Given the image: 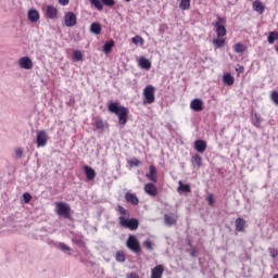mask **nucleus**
I'll return each instance as SVG.
<instances>
[{
  "instance_id": "obj_20",
  "label": "nucleus",
  "mask_w": 278,
  "mask_h": 278,
  "mask_svg": "<svg viewBox=\"0 0 278 278\" xmlns=\"http://www.w3.org/2000/svg\"><path fill=\"white\" fill-rule=\"evenodd\" d=\"M252 125L260 129L262 127V116L257 113H253L251 115Z\"/></svg>"
},
{
  "instance_id": "obj_25",
  "label": "nucleus",
  "mask_w": 278,
  "mask_h": 278,
  "mask_svg": "<svg viewBox=\"0 0 278 278\" xmlns=\"http://www.w3.org/2000/svg\"><path fill=\"white\" fill-rule=\"evenodd\" d=\"M112 49H114V40L106 41L102 48V51L108 55L112 53Z\"/></svg>"
},
{
  "instance_id": "obj_39",
  "label": "nucleus",
  "mask_w": 278,
  "mask_h": 278,
  "mask_svg": "<svg viewBox=\"0 0 278 278\" xmlns=\"http://www.w3.org/2000/svg\"><path fill=\"white\" fill-rule=\"evenodd\" d=\"M270 99L275 105H278V91H273L270 94Z\"/></svg>"
},
{
  "instance_id": "obj_7",
  "label": "nucleus",
  "mask_w": 278,
  "mask_h": 278,
  "mask_svg": "<svg viewBox=\"0 0 278 278\" xmlns=\"http://www.w3.org/2000/svg\"><path fill=\"white\" fill-rule=\"evenodd\" d=\"M36 140L38 149H40V147H47V143L49 142V135L47 134V130L37 131Z\"/></svg>"
},
{
  "instance_id": "obj_5",
  "label": "nucleus",
  "mask_w": 278,
  "mask_h": 278,
  "mask_svg": "<svg viewBox=\"0 0 278 278\" xmlns=\"http://www.w3.org/2000/svg\"><path fill=\"white\" fill-rule=\"evenodd\" d=\"M56 214L58 216H63V218H71V206L64 202H58Z\"/></svg>"
},
{
  "instance_id": "obj_52",
  "label": "nucleus",
  "mask_w": 278,
  "mask_h": 278,
  "mask_svg": "<svg viewBox=\"0 0 278 278\" xmlns=\"http://www.w3.org/2000/svg\"><path fill=\"white\" fill-rule=\"evenodd\" d=\"M127 3H129V1H131V0H125Z\"/></svg>"
},
{
  "instance_id": "obj_12",
  "label": "nucleus",
  "mask_w": 278,
  "mask_h": 278,
  "mask_svg": "<svg viewBox=\"0 0 278 278\" xmlns=\"http://www.w3.org/2000/svg\"><path fill=\"white\" fill-rule=\"evenodd\" d=\"M84 172L88 181H94V178L97 177V172H94L92 167L85 165Z\"/></svg>"
},
{
  "instance_id": "obj_24",
  "label": "nucleus",
  "mask_w": 278,
  "mask_h": 278,
  "mask_svg": "<svg viewBox=\"0 0 278 278\" xmlns=\"http://www.w3.org/2000/svg\"><path fill=\"white\" fill-rule=\"evenodd\" d=\"M164 223H165V225H167V227H173V225L177 224V217H175L173 215L165 214Z\"/></svg>"
},
{
  "instance_id": "obj_34",
  "label": "nucleus",
  "mask_w": 278,
  "mask_h": 278,
  "mask_svg": "<svg viewBox=\"0 0 278 278\" xmlns=\"http://www.w3.org/2000/svg\"><path fill=\"white\" fill-rule=\"evenodd\" d=\"M96 129H105V122L102 118H98L94 122Z\"/></svg>"
},
{
  "instance_id": "obj_42",
  "label": "nucleus",
  "mask_w": 278,
  "mask_h": 278,
  "mask_svg": "<svg viewBox=\"0 0 278 278\" xmlns=\"http://www.w3.org/2000/svg\"><path fill=\"white\" fill-rule=\"evenodd\" d=\"M268 253H269L270 257H273L275 260V257H277V255H278V250L274 249V248H269Z\"/></svg>"
},
{
  "instance_id": "obj_10",
  "label": "nucleus",
  "mask_w": 278,
  "mask_h": 278,
  "mask_svg": "<svg viewBox=\"0 0 278 278\" xmlns=\"http://www.w3.org/2000/svg\"><path fill=\"white\" fill-rule=\"evenodd\" d=\"M18 64L21 68H25L26 71H31V68H34V62H31V59H29V56H22L18 60Z\"/></svg>"
},
{
  "instance_id": "obj_3",
  "label": "nucleus",
  "mask_w": 278,
  "mask_h": 278,
  "mask_svg": "<svg viewBox=\"0 0 278 278\" xmlns=\"http://www.w3.org/2000/svg\"><path fill=\"white\" fill-rule=\"evenodd\" d=\"M121 227H125L126 229H130V231H136L140 226V222L136 218H125L124 216L118 217Z\"/></svg>"
},
{
  "instance_id": "obj_18",
  "label": "nucleus",
  "mask_w": 278,
  "mask_h": 278,
  "mask_svg": "<svg viewBox=\"0 0 278 278\" xmlns=\"http://www.w3.org/2000/svg\"><path fill=\"white\" fill-rule=\"evenodd\" d=\"M28 21H30V23H38L40 21V13L38 10L33 9L28 11Z\"/></svg>"
},
{
  "instance_id": "obj_27",
  "label": "nucleus",
  "mask_w": 278,
  "mask_h": 278,
  "mask_svg": "<svg viewBox=\"0 0 278 278\" xmlns=\"http://www.w3.org/2000/svg\"><path fill=\"white\" fill-rule=\"evenodd\" d=\"M235 53H244L247 51V46L244 43L238 42L233 45Z\"/></svg>"
},
{
  "instance_id": "obj_13",
  "label": "nucleus",
  "mask_w": 278,
  "mask_h": 278,
  "mask_svg": "<svg viewBox=\"0 0 278 278\" xmlns=\"http://www.w3.org/2000/svg\"><path fill=\"white\" fill-rule=\"evenodd\" d=\"M144 192L149 197H155L157 194V187L152 182L147 184L144 185Z\"/></svg>"
},
{
  "instance_id": "obj_50",
  "label": "nucleus",
  "mask_w": 278,
  "mask_h": 278,
  "mask_svg": "<svg viewBox=\"0 0 278 278\" xmlns=\"http://www.w3.org/2000/svg\"><path fill=\"white\" fill-rule=\"evenodd\" d=\"M273 278H278V274L274 275V277H273Z\"/></svg>"
},
{
  "instance_id": "obj_32",
  "label": "nucleus",
  "mask_w": 278,
  "mask_h": 278,
  "mask_svg": "<svg viewBox=\"0 0 278 278\" xmlns=\"http://www.w3.org/2000/svg\"><path fill=\"white\" fill-rule=\"evenodd\" d=\"M131 42L134 43V45H144V39L140 36V35H137V36H135V37H132L131 38Z\"/></svg>"
},
{
  "instance_id": "obj_8",
  "label": "nucleus",
  "mask_w": 278,
  "mask_h": 278,
  "mask_svg": "<svg viewBox=\"0 0 278 278\" xmlns=\"http://www.w3.org/2000/svg\"><path fill=\"white\" fill-rule=\"evenodd\" d=\"M65 27H75L77 25V15L71 11L66 12L64 15Z\"/></svg>"
},
{
  "instance_id": "obj_2",
  "label": "nucleus",
  "mask_w": 278,
  "mask_h": 278,
  "mask_svg": "<svg viewBox=\"0 0 278 278\" xmlns=\"http://www.w3.org/2000/svg\"><path fill=\"white\" fill-rule=\"evenodd\" d=\"M108 111L111 114H115V116H117L118 123L123 125V127L127 125V121L129 118V109L121 105L118 102H109Z\"/></svg>"
},
{
  "instance_id": "obj_36",
  "label": "nucleus",
  "mask_w": 278,
  "mask_h": 278,
  "mask_svg": "<svg viewBox=\"0 0 278 278\" xmlns=\"http://www.w3.org/2000/svg\"><path fill=\"white\" fill-rule=\"evenodd\" d=\"M116 262H125V252L117 251L115 254Z\"/></svg>"
},
{
  "instance_id": "obj_23",
  "label": "nucleus",
  "mask_w": 278,
  "mask_h": 278,
  "mask_svg": "<svg viewBox=\"0 0 278 278\" xmlns=\"http://www.w3.org/2000/svg\"><path fill=\"white\" fill-rule=\"evenodd\" d=\"M223 83L225 84V86H233V84H236V78H233L231 74L226 73L223 76Z\"/></svg>"
},
{
  "instance_id": "obj_41",
  "label": "nucleus",
  "mask_w": 278,
  "mask_h": 278,
  "mask_svg": "<svg viewBox=\"0 0 278 278\" xmlns=\"http://www.w3.org/2000/svg\"><path fill=\"white\" fill-rule=\"evenodd\" d=\"M143 247L147 249V251L153 250V243L151 242V240L143 241Z\"/></svg>"
},
{
  "instance_id": "obj_16",
  "label": "nucleus",
  "mask_w": 278,
  "mask_h": 278,
  "mask_svg": "<svg viewBox=\"0 0 278 278\" xmlns=\"http://www.w3.org/2000/svg\"><path fill=\"white\" fill-rule=\"evenodd\" d=\"M194 149L198 151V153H205V150L207 149V142L204 140H195Z\"/></svg>"
},
{
  "instance_id": "obj_22",
  "label": "nucleus",
  "mask_w": 278,
  "mask_h": 278,
  "mask_svg": "<svg viewBox=\"0 0 278 278\" xmlns=\"http://www.w3.org/2000/svg\"><path fill=\"white\" fill-rule=\"evenodd\" d=\"M245 225H247V220H244V218L242 217L237 218L235 224L236 231L244 232Z\"/></svg>"
},
{
  "instance_id": "obj_48",
  "label": "nucleus",
  "mask_w": 278,
  "mask_h": 278,
  "mask_svg": "<svg viewBox=\"0 0 278 278\" xmlns=\"http://www.w3.org/2000/svg\"><path fill=\"white\" fill-rule=\"evenodd\" d=\"M236 72L239 73V74L244 73V66L239 65V67L236 68Z\"/></svg>"
},
{
  "instance_id": "obj_9",
  "label": "nucleus",
  "mask_w": 278,
  "mask_h": 278,
  "mask_svg": "<svg viewBox=\"0 0 278 278\" xmlns=\"http://www.w3.org/2000/svg\"><path fill=\"white\" fill-rule=\"evenodd\" d=\"M60 14V11H58V8L53 5H48L46 8L45 16L46 18H50L51 21H55L58 18V15Z\"/></svg>"
},
{
  "instance_id": "obj_29",
  "label": "nucleus",
  "mask_w": 278,
  "mask_h": 278,
  "mask_svg": "<svg viewBox=\"0 0 278 278\" xmlns=\"http://www.w3.org/2000/svg\"><path fill=\"white\" fill-rule=\"evenodd\" d=\"M202 162H203V160L201 159V155L194 154V155L192 156V164H193L194 166H197L198 168H201Z\"/></svg>"
},
{
  "instance_id": "obj_30",
  "label": "nucleus",
  "mask_w": 278,
  "mask_h": 278,
  "mask_svg": "<svg viewBox=\"0 0 278 278\" xmlns=\"http://www.w3.org/2000/svg\"><path fill=\"white\" fill-rule=\"evenodd\" d=\"M178 192H192V189H190V185H184L182 181H179Z\"/></svg>"
},
{
  "instance_id": "obj_33",
  "label": "nucleus",
  "mask_w": 278,
  "mask_h": 278,
  "mask_svg": "<svg viewBox=\"0 0 278 278\" xmlns=\"http://www.w3.org/2000/svg\"><path fill=\"white\" fill-rule=\"evenodd\" d=\"M73 60H75V62H81V60H84V54L81 51L76 50L73 54Z\"/></svg>"
},
{
  "instance_id": "obj_49",
  "label": "nucleus",
  "mask_w": 278,
  "mask_h": 278,
  "mask_svg": "<svg viewBox=\"0 0 278 278\" xmlns=\"http://www.w3.org/2000/svg\"><path fill=\"white\" fill-rule=\"evenodd\" d=\"M60 5H68L70 0H59Z\"/></svg>"
},
{
  "instance_id": "obj_21",
  "label": "nucleus",
  "mask_w": 278,
  "mask_h": 278,
  "mask_svg": "<svg viewBox=\"0 0 278 278\" xmlns=\"http://www.w3.org/2000/svg\"><path fill=\"white\" fill-rule=\"evenodd\" d=\"M155 173H157V168H155L154 165H151L149 167V173L147 174V177L150 181H153L154 184L157 182V178L155 177Z\"/></svg>"
},
{
  "instance_id": "obj_45",
  "label": "nucleus",
  "mask_w": 278,
  "mask_h": 278,
  "mask_svg": "<svg viewBox=\"0 0 278 278\" xmlns=\"http://www.w3.org/2000/svg\"><path fill=\"white\" fill-rule=\"evenodd\" d=\"M61 251H71V248L64 243H59Z\"/></svg>"
},
{
  "instance_id": "obj_31",
  "label": "nucleus",
  "mask_w": 278,
  "mask_h": 278,
  "mask_svg": "<svg viewBox=\"0 0 278 278\" xmlns=\"http://www.w3.org/2000/svg\"><path fill=\"white\" fill-rule=\"evenodd\" d=\"M90 4L93 5V8L98 9L100 12L103 10V3L101 0H89Z\"/></svg>"
},
{
  "instance_id": "obj_26",
  "label": "nucleus",
  "mask_w": 278,
  "mask_h": 278,
  "mask_svg": "<svg viewBox=\"0 0 278 278\" xmlns=\"http://www.w3.org/2000/svg\"><path fill=\"white\" fill-rule=\"evenodd\" d=\"M101 30H102L101 24H99V23L91 24V26H90L91 34H96V36H99V35H101Z\"/></svg>"
},
{
  "instance_id": "obj_51",
  "label": "nucleus",
  "mask_w": 278,
  "mask_h": 278,
  "mask_svg": "<svg viewBox=\"0 0 278 278\" xmlns=\"http://www.w3.org/2000/svg\"><path fill=\"white\" fill-rule=\"evenodd\" d=\"M192 257H194V252H191Z\"/></svg>"
},
{
  "instance_id": "obj_1",
  "label": "nucleus",
  "mask_w": 278,
  "mask_h": 278,
  "mask_svg": "<svg viewBox=\"0 0 278 278\" xmlns=\"http://www.w3.org/2000/svg\"><path fill=\"white\" fill-rule=\"evenodd\" d=\"M225 25H227V18L217 15V21L213 23L217 36V38L212 41L214 49H223V47L227 45V41L225 40V36H227V27H225Z\"/></svg>"
},
{
  "instance_id": "obj_44",
  "label": "nucleus",
  "mask_w": 278,
  "mask_h": 278,
  "mask_svg": "<svg viewBox=\"0 0 278 278\" xmlns=\"http://www.w3.org/2000/svg\"><path fill=\"white\" fill-rule=\"evenodd\" d=\"M24 203H29L31 201V194L29 192H25L23 194Z\"/></svg>"
},
{
  "instance_id": "obj_14",
  "label": "nucleus",
  "mask_w": 278,
  "mask_h": 278,
  "mask_svg": "<svg viewBox=\"0 0 278 278\" xmlns=\"http://www.w3.org/2000/svg\"><path fill=\"white\" fill-rule=\"evenodd\" d=\"M190 108L194 112H203V101L201 99H194L191 101Z\"/></svg>"
},
{
  "instance_id": "obj_15",
  "label": "nucleus",
  "mask_w": 278,
  "mask_h": 278,
  "mask_svg": "<svg viewBox=\"0 0 278 278\" xmlns=\"http://www.w3.org/2000/svg\"><path fill=\"white\" fill-rule=\"evenodd\" d=\"M125 200L127 201V203H131V205H138V203H140V199H138V195L132 192H126Z\"/></svg>"
},
{
  "instance_id": "obj_4",
  "label": "nucleus",
  "mask_w": 278,
  "mask_h": 278,
  "mask_svg": "<svg viewBox=\"0 0 278 278\" xmlns=\"http://www.w3.org/2000/svg\"><path fill=\"white\" fill-rule=\"evenodd\" d=\"M143 103H148L149 105H151V103H155V87L148 85L143 89Z\"/></svg>"
},
{
  "instance_id": "obj_11",
  "label": "nucleus",
  "mask_w": 278,
  "mask_h": 278,
  "mask_svg": "<svg viewBox=\"0 0 278 278\" xmlns=\"http://www.w3.org/2000/svg\"><path fill=\"white\" fill-rule=\"evenodd\" d=\"M164 277V265H156L151 269L150 278H162Z\"/></svg>"
},
{
  "instance_id": "obj_6",
  "label": "nucleus",
  "mask_w": 278,
  "mask_h": 278,
  "mask_svg": "<svg viewBox=\"0 0 278 278\" xmlns=\"http://www.w3.org/2000/svg\"><path fill=\"white\" fill-rule=\"evenodd\" d=\"M126 247H128V249L132 251V253H140L141 251L140 241H138V239L134 235H130L128 237Z\"/></svg>"
},
{
  "instance_id": "obj_40",
  "label": "nucleus",
  "mask_w": 278,
  "mask_h": 278,
  "mask_svg": "<svg viewBox=\"0 0 278 278\" xmlns=\"http://www.w3.org/2000/svg\"><path fill=\"white\" fill-rule=\"evenodd\" d=\"M206 201L211 207H214L215 199L213 193L207 195Z\"/></svg>"
},
{
  "instance_id": "obj_38",
  "label": "nucleus",
  "mask_w": 278,
  "mask_h": 278,
  "mask_svg": "<svg viewBox=\"0 0 278 278\" xmlns=\"http://www.w3.org/2000/svg\"><path fill=\"white\" fill-rule=\"evenodd\" d=\"M103 5H106L108 8H114L116 5V1L114 0H101Z\"/></svg>"
},
{
  "instance_id": "obj_43",
  "label": "nucleus",
  "mask_w": 278,
  "mask_h": 278,
  "mask_svg": "<svg viewBox=\"0 0 278 278\" xmlns=\"http://www.w3.org/2000/svg\"><path fill=\"white\" fill-rule=\"evenodd\" d=\"M117 212H119V214H122V216H127L128 212L125 207H123L122 205L117 206Z\"/></svg>"
},
{
  "instance_id": "obj_47",
  "label": "nucleus",
  "mask_w": 278,
  "mask_h": 278,
  "mask_svg": "<svg viewBox=\"0 0 278 278\" xmlns=\"http://www.w3.org/2000/svg\"><path fill=\"white\" fill-rule=\"evenodd\" d=\"M15 155H17V157H23V150H22V148H17L15 150Z\"/></svg>"
},
{
  "instance_id": "obj_35",
  "label": "nucleus",
  "mask_w": 278,
  "mask_h": 278,
  "mask_svg": "<svg viewBox=\"0 0 278 278\" xmlns=\"http://www.w3.org/2000/svg\"><path fill=\"white\" fill-rule=\"evenodd\" d=\"M180 10H189L190 9V0H180L179 4Z\"/></svg>"
},
{
  "instance_id": "obj_19",
  "label": "nucleus",
  "mask_w": 278,
  "mask_h": 278,
  "mask_svg": "<svg viewBox=\"0 0 278 278\" xmlns=\"http://www.w3.org/2000/svg\"><path fill=\"white\" fill-rule=\"evenodd\" d=\"M138 65L140 68H143L144 71H151V61L149 59L141 56L138 61Z\"/></svg>"
},
{
  "instance_id": "obj_28",
  "label": "nucleus",
  "mask_w": 278,
  "mask_h": 278,
  "mask_svg": "<svg viewBox=\"0 0 278 278\" xmlns=\"http://www.w3.org/2000/svg\"><path fill=\"white\" fill-rule=\"evenodd\" d=\"M275 40H278V31H270L267 41L269 45H275Z\"/></svg>"
},
{
  "instance_id": "obj_17",
  "label": "nucleus",
  "mask_w": 278,
  "mask_h": 278,
  "mask_svg": "<svg viewBox=\"0 0 278 278\" xmlns=\"http://www.w3.org/2000/svg\"><path fill=\"white\" fill-rule=\"evenodd\" d=\"M252 8L254 12H257L258 14H264V11L266 10V7H264L262 0H255L252 4Z\"/></svg>"
},
{
  "instance_id": "obj_37",
  "label": "nucleus",
  "mask_w": 278,
  "mask_h": 278,
  "mask_svg": "<svg viewBox=\"0 0 278 278\" xmlns=\"http://www.w3.org/2000/svg\"><path fill=\"white\" fill-rule=\"evenodd\" d=\"M128 164L130 167H134V166L138 167V166H140L141 163H140V160L134 157L128 161Z\"/></svg>"
},
{
  "instance_id": "obj_46",
  "label": "nucleus",
  "mask_w": 278,
  "mask_h": 278,
  "mask_svg": "<svg viewBox=\"0 0 278 278\" xmlns=\"http://www.w3.org/2000/svg\"><path fill=\"white\" fill-rule=\"evenodd\" d=\"M126 277L127 278H140V276L137 273H135V271H132L130 274H127Z\"/></svg>"
}]
</instances>
